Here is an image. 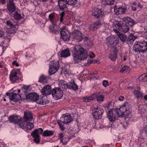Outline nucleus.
<instances>
[{
	"mask_svg": "<svg viewBox=\"0 0 147 147\" xmlns=\"http://www.w3.org/2000/svg\"><path fill=\"white\" fill-rule=\"evenodd\" d=\"M60 34L61 37L64 41H68L69 40L71 33L68 30H65V27L61 28Z\"/></svg>",
	"mask_w": 147,
	"mask_h": 147,
	"instance_id": "obj_14",
	"label": "nucleus"
},
{
	"mask_svg": "<svg viewBox=\"0 0 147 147\" xmlns=\"http://www.w3.org/2000/svg\"><path fill=\"white\" fill-rule=\"evenodd\" d=\"M62 73L66 75L69 74V71L68 69H66L65 67H64L62 69Z\"/></svg>",
	"mask_w": 147,
	"mask_h": 147,
	"instance_id": "obj_44",
	"label": "nucleus"
},
{
	"mask_svg": "<svg viewBox=\"0 0 147 147\" xmlns=\"http://www.w3.org/2000/svg\"><path fill=\"white\" fill-rule=\"evenodd\" d=\"M52 94L54 99L58 100L62 97L63 94V92L59 88H54L52 90Z\"/></svg>",
	"mask_w": 147,
	"mask_h": 147,
	"instance_id": "obj_12",
	"label": "nucleus"
},
{
	"mask_svg": "<svg viewBox=\"0 0 147 147\" xmlns=\"http://www.w3.org/2000/svg\"><path fill=\"white\" fill-rule=\"evenodd\" d=\"M112 105L111 102H109L108 104H107V106H106V107L107 108V109L109 110V109L110 107V106Z\"/></svg>",
	"mask_w": 147,
	"mask_h": 147,
	"instance_id": "obj_56",
	"label": "nucleus"
},
{
	"mask_svg": "<svg viewBox=\"0 0 147 147\" xmlns=\"http://www.w3.org/2000/svg\"><path fill=\"white\" fill-rule=\"evenodd\" d=\"M102 85L105 87H106L109 85L108 82L106 80H104L102 82Z\"/></svg>",
	"mask_w": 147,
	"mask_h": 147,
	"instance_id": "obj_48",
	"label": "nucleus"
},
{
	"mask_svg": "<svg viewBox=\"0 0 147 147\" xmlns=\"http://www.w3.org/2000/svg\"><path fill=\"white\" fill-rule=\"evenodd\" d=\"M88 38L87 37H85L84 38V40L86 41L88 40Z\"/></svg>",
	"mask_w": 147,
	"mask_h": 147,
	"instance_id": "obj_61",
	"label": "nucleus"
},
{
	"mask_svg": "<svg viewBox=\"0 0 147 147\" xmlns=\"http://www.w3.org/2000/svg\"><path fill=\"white\" fill-rule=\"evenodd\" d=\"M92 15L97 18H102L104 16L103 11L101 9L97 8H94L92 11Z\"/></svg>",
	"mask_w": 147,
	"mask_h": 147,
	"instance_id": "obj_16",
	"label": "nucleus"
},
{
	"mask_svg": "<svg viewBox=\"0 0 147 147\" xmlns=\"http://www.w3.org/2000/svg\"><path fill=\"white\" fill-rule=\"evenodd\" d=\"M94 23V24L95 30L99 28L100 26V23L99 21L96 22Z\"/></svg>",
	"mask_w": 147,
	"mask_h": 147,
	"instance_id": "obj_46",
	"label": "nucleus"
},
{
	"mask_svg": "<svg viewBox=\"0 0 147 147\" xmlns=\"http://www.w3.org/2000/svg\"><path fill=\"white\" fill-rule=\"evenodd\" d=\"M21 119V118L20 116L16 115L10 116L9 118V120L10 122L13 123L15 124H18Z\"/></svg>",
	"mask_w": 147,
	"mask_h": 147,
	"instance_id": "obj_23",
	"label": "nucleus"
},
{
	"mask_svg": "<svg viewBox=\"0 0 147 147\" xmlns=\"http://www.w3.org/2000/svg\"><path fill=\"white\" fill-rule=\"evenodd\" d=\"M43 129L41 128L36 129L31 133V135L34 138V140L36 143L40 142V136L39 134H42Z\"/></svg>",
	"mask_w": 147,
	"mask_h": 147,
	"instance_id": "obj_15",
	"label": "nucleus"
},
{
	"mask_svg": "<svg viewBox=\"0 0 147 147\" xmlns=\"http://www.w3.org/2000/svg\"><path fill=\"white\" fill-rule=\"evenodd\" d=\"M54 134V132L52 131L46 130L42 133V136H52Z\"/></svg>",
	"mask_w": 147,
	"mask_h": 147,
	"instance_id": "obj_34",
	"label": "nucleus"
},
{
	"mask_svg": "<svg viewBox=\"0 0 147 147\" xmlns=\"http://www.w3.org/2000/svg\"><path fill=\"white\" fill-rule=\"evenodd\" d=\"M59 63L58 60H55L51 62L49 64V72L52 75L56 72L59 69Z\"/></svg>",
	"mask_w": 147,
	"mask_h": 147,
	"instance_id": "obj_10",
	"label": "nucleus"
},
{
	"mask_svg": "<svg viewBox=\"0 0 147 147\" xmlns=\"http://www.w3.org/2000/svg\"><path fill=\"white\" fill-rule=\"evenodd\" d=\"M6 31L8 34H13L18 30V26L16 24H13L12 20L7 21Z\"/></svg>",
	"mask_w": 147,
	"mask_h": 147,
	"instance_id": "obj_8",
	"label": "nucleus"
},
{
	"mask_svg": "<svg viewBox=\"0 0 147 147\" xmlns=\"http://www.w3.org/2000/svg\"><path fill=\"white\" fill-rule=\"evenodd\" d=\"M52 25L50 26L49 28L51 32H53L55 30V28L57 27L56 24H54L53 22L51 23Z\"/></svg>",
	"mask_w": 147,
	"mask_h": 147,
	"instance_id": "obj_40",
	"label": "nucleus"
},
{
	"mask_svg": "<svg viewBox=\"0 0 147 147\" xmlns=\"http://www.w3.org/2000/svg\"><path fill=\"white\" fill-rule=\"evenodd\" d=\"M72 36L73 39L78 41H80L83 39L82 34L78 30H74L72 33Z\"/></svg>",
	"mask_w": 147,
	"mask_h": 147,
	"instance_id": "obj_17",
	"label": "nucleus"
},
{
	"mask_svg": "<svg viewBox=\"0 0 147 147\" xmlns=\"http://www.w3.org/2000/svg\"><path fill=\"white\" fill-rule=\"evenodd\" d=\"M123 21L126 25L132 26L135 24V22L130 18L126 17L123 18Z\"/></svg>",
	"mask_w": 147,
	"mask_h": 147,
	"instance_id": "obj_21",
	"label": "nucleus"
},
{
	"mask_svg": "<svg viewBox=\"0 0 147 147\" xmlns=\"http://www.w3.org/2000/svg\"><path fill=\"white\" fill-rule=\"evenodd\" d=\"M97 71H94V72L93 73V74H97Z\"/></svg>",
	"mask_w": 147,
	"mask_h": 147,
	"instance_id": "obj_63",
	"label": "nucleus"
},
{
	"mask_svg": "<svg viewBox=\"0 0 147 147\" xmlns=\"http://www.w3.org/2000/svg\"><path fill=\"white\" fill-rule=\"evenodd\" d=\"M130 70V68L128 66H125L123 67L122 69L120 70L121 72H128Z\"/></svg>",
	"mask_w": 147,
	"mask_h": 147,
	"instance_id": "obj_39",
	"label": "nucleus"
},
{
	"mask_svg": "<svg viewBox=\"0 0 147 147\" xmlns=\"http://www.w3.org/2000/svg\"><path fill=\"white\" fill-rule=\"evenodd\" d=\"M29 121L26 122V124L25 125L24 129L26 131H28V130L31 129L33 127V124L29 122Z\"/></svg>",
	"mask_w": 147,
	"mask_h": 147,
	"instance_id": "obj_28",
	"label": "nucleus"
},
{
	"mask_svg": "<svg viewBox=\"0 0 147 147\" xmlns=\"http://www.w3.org/2000/svg\"><path fill=\"white\" fill-rule=\"evenodd\" d=\"M39 96L36 93H30L26 96L27 99L36 101L38 99Z\"/></svg>",
	"mask_w": 147,
	"mask_h": 147,
	"instance_id": "obj_24",
	"label": "nucleus"
},
{
	"mask_svg": "<svg viewBox=\"0 0 147 147\" xmlns=\"http://www.w3.org/2000/svg\"><path fill=\"white\" fill-rule=\"evenodd\" d=\"M133 94L137 98H141L143 95L142 92L138 90H134L133 92Z\"/></svg>",
	"mask_w": 147,
	"mask_h": 147,
	"instance_id": "obj_33",
	"label": "nucleus"
},
{
	"mask_svg": "<svg viewBox=\"0 0 147 147\" xmlns=\"http://www.w3.org/2000/svg\"><path fill=\"white\" fill-rule=\"evenodd\" d=\"M117 109L119 113L118 115L120 117H124L125 118V121L123 122V125L125 128L128 125L129 123L133 120L130 106L128 102H126L123 104L120 108H117Z\"/></svg>",
	"mask_w": 147,
	"mask_h": 147,
	"instance_id": "obj_1",
	"label": "nucleus"
},
{
	"mask_svg": "<svg viewBox=\"0 0 147 147\" xmlns=\"http://www.w3.org/2000/svg\"><path fill=\"white\" fill-rule=\"evenodd\" d=\"M113 31L116 34H118L119 32L118 30L121 32L125 33L129 30V26L125 24H124L122 21H115L113 24Z\"/></svg>",
	"mask_w": 147,
	"mask_h": 147,
	"instance_id": "obj_3",
	"label": "nucleus"
},
{
	"mask_svg": "<svg viewBox=\"0 0 147 147\" xmlns=\"http://www.w3.org/2000/svg\"><path fill=\"white\" fill-rule=\"evenodd\" d=\"M95 95V99L96 98L97 101L99 102H103L104 100V97L103 95L100 93H96L94 94Z\"/></svg>",
	"mask_w": 147,
	"mask_h": 147,
	"instance_id": "obj_27",
	"label": "nucleus"
},
{
	"mask_svg": "<svg viewBox=\"0 0 147 147\" xmlns=\"http://www.w3.org/2000/svg\"><path fill=\"white\" fill-rule=\"evenodd\" d=\"M49 79V78L42 75L40 77L39 81L40 83H45L47 82Z\"/></svg>",
	"mask_w": 147,
	"mask_h": 147,
	"instance_id": "obj_32",
	"label": "nucleus"
},
{
	"mask_svg": "<svg viewBox=\"0 0 147 147\" xmlns=\"http://www.w3.org/2000/svg\"><path fill=\"white\" fill-rule=\"evenodd\" d=\"M124 99V97L122 96H119L118 98V100L120 101H123Z\"/></svg>",
	"mask_w": 147,
	"mask_h": 147,
	"instance_id": "obj_54",
	"label": "nucleus"
},
{
	"mask_svg": "<svg viewBox=\"0 0 147 147\" xmlns=\"http://www.w3.org/2000/svg\"><path fill=\"white\" fill-rule=\"evenodd\" d=\"M59 84V86L63 88H65L67 86L66 82L63 80L60 81Z\"/></svg>",
	"mask_w": 147,
	"mask_h": 147,
	"instance_id": "obj_41",
	"label": "nucleus"
},
{
	"mask_svg": "<svg viewBox=\"0 0 147 147\" xmlns=\"http://www.w3.org/2000/svg\"><path fill=\"white\" fill-rule=\"evenodd\" d=\"M126 9L122 7H119L115 9V12L117 15H122L125 14Z\"/></svg>",
	"mask_w": 147,
	"mask_h": 147,
	"instance_id": "obj_25",
	"label": "nucleus"
},
{
	"mask_svg": "<svg viewBox=\"0 0 147 147\" xmlns=\"http://www.w3.org/2000/svg\"><path fill=\"white\" fill-rule=\"evenodd\" d=\"M8 10L11 12L15 11L16 8L13 2V0H9V4L7 6Z\"/></svg>",
	"mask_w": 147,
	"mask_h": 147,
	"instance_id": "obj_26",
	"label": "nucleus"
},
{
	"mask_svg": "<svg viewBox=\"0 0 147 147\" xmlns=\"http://www.w3.org/2000/svg\"><path fill=\"white\" fill-rule=\"evenodd\" d=\"M106 43L108 46L113 47L119 42V39L117 36H109L106 38Z\"/></svg>",
	"mask_w": 147,
	"mask_h": 147,
	"instance_id": "obj_11",
	"label": "nucleus"
},
{
	"mask_svg": "<svg viewBox=\"0 0 147 147\" xmlns=\"http://www.w3.org/2000/svg\"><path fill=\"white\" fill-rule=\"evenodd\" d=\"M103 112V110L101 108H95L92 110L93 117L96 119H99L102 117Z\"/></svg>",
	"mask_w": 147,
	"mask_h": 147,
	"instance_id": "obj_13",
	"label": "nucleus"
},
{
	"mask_svg": "<svg viewBox=\"0 0 147 147\" xmlns=\"http://www.w3.org/2000/svg\"><path fill=\"white\" fill-rule=\"evenodd\" d=\"M49 20H50L51 22H53L52 20L54 19L55 17V15L54 13H52L50 14L49 16Z\"/></svg>",
	"mask_w": 147,
	"mask_h": 147,
	"instance_id": "obj_45",
	"label": "nucleus"
},
{
	"mask_svg": "<svg viewBox=\"0 0 147 147\" xmlns=\"http://www.w3.org/2000/svg\"><path fill=\"white\" fill-rule=\"evenodd\" d=\"M78 3V0H59L58 4L59 9L63 10L66 8L67 5L74 6Z\"/></svg>",
	"mask_w": 147,
	"mask_h": 147,
	"instance_id": "obj_5",
	"label": "nucleus"
},
{
	"mask_svg": "<svg viewBox=\"0 0 147 147\" xmlns=\"http://www.w3.org/2000/svg\"><path fill=\"white\" fill-rule=\"evenodd\" d=\"M95 95L92 94L91 96H86L83 98V99L84 101L86 102H88L91 100L95 99Z\"/></svg>",
	"mask_w": 147,
	"mask_h": 147,
	"instance_id": "obj_35",
	"label": "nucleus"
},
{
	"mask_svg": "<svg viewBox=\"0 0 147 147\" xmlns=\"http://www.w3.org/2000/svg\"><path fill=\"white\" fill-rule=\"evenodd\" d=\"M138 7H140V8H142L143 7V6L141 4L139 3L138 4Z\"/></svg>",
	"mask_w": 147,
	"mask_h": 147,
	"instance_id": "obj_59",
	"label": "nucleus"
},
{
	"mask_svg": "<svg viewBox=\"0 0 147 147\" xmlns=\"http://www.w3.org/2000/svg\"><path fill=\"white\" fill-rule=\"evenodd\" d=\"M127 53H126L125 55L124 56H123L122 57H121V59L123 61L127 59Z\"/></svg>",
	"mask_w": 147,
	"mask_h": 147,
	"instance_id": "obj_52",
	"label": "nucleus"
},
{
	"mask_svg": "<svg viewBox=\"0 0 147 147\" xmlns=\"http://www.w3.org/2000/svg\"><path fill=\"white\" fill-rule=\"evenodd\" d=\"M144 130L146 134L147 135V125L144 127Z\"/></svg>",
	"mask_w": 147,
	"mask_h": 147,
	"instance_id": "obj_57",
	"label": "nucleus"
},
{
	"mask_svg": "<svg viewBox=\"0 0 147 147\" xmlns=\"http://www.w3.org/2000/svg\"><path fill=\"white\" fill-rule=\"evenodd\" d=\"M136 37H134L132 34H130L129 38V39L130 42H133L136 38Z\"/></svg>",
	"mask_w": 147,
	"mask_h": 147,
	"instance_id": "obj_50",
	"label": "nucleus"
},
{
	"mask_svg": "<svg viewBox=\"0 0 147 147\" xmlns=\"http://www.w3.org/2000/svg\"><path fill=\"white\" fill-rule=\"evenodd\" d=\"M61 57H66L70 55V53L68 49H66L61 51Z\"/></svg>",
	"mask_w": 147,
	"mask_h": 147,
	"instance_id": "obj_30",
	"label": "nucleus"
},
{
	"mask_svg": "<svg viewBox=\"0 0 147 147\" xmlns=\"http://www.w3.org/2000/svg\"><path fill=\"white\" fill-rule=\"evenodd\" d=\"M117 49H115V51L111 52L109 55V58L112 61L115 60L117 59Z\"/></svg>",
	"mask_w": 147,
	"mask_h": 147,
	"instance_id": "obj_31",
	"label": "nucleus"
},
{
	"mask_svg": "<svg viewBox=\"0 0 147 147\" xmlns=\"http://www.w3.org/2000/svg\"><path fill=\"white\" fill-rule=\"evenodd\" d=\"M64 12H62L60 14V22H62L63 20V17L64 16Z\"/></svg>",
	"mask_w": 147,
	"mask_h": 147,
	"instance_id": "obj_49",
	"label": "nucleus"
},
{
	"mask_svg": "<svg viewBox=\"0 0 147 147\" xmlns=\"http://www.w3.org/2000/svg\"><path fill=\"white\" fill-rule=\"evenodd\" d=\"M102 2L105 5H112L114 4L115 0H102Z\"/></svg>",
	"mask_w": 147,
	"mask_h": 147,
	"instance_id": "obj_37",
	"label": "nucleus"
},
{
	"mask_svg": "<svg viewBox=\"0 0 147 147\" xmlns=\"http://www.w3.org/2000/svg\"><path fill=\"white\" fill-rule=\"evenodd\" d=\"M94 26V23L91 24H90L89 27V29L92 31H94L95 30H96Z\"/></svg>",
	"mask_w": 147,
	"mask_h": 147,
	"instance_id": "obj_47",
	"label": "nucleus"
},
{
	"mask_svg": "<svg viewBox=\"0 0 147 147\" xmlns=\"http://www.w3.org/2000/svg\"><path fill=\"white\" fill-rule=\"evenodd\" d=\"M59 137L61 139V142L62 143L63 145H65L70 140L69 138L67 137V136L64 135L62 133L59 134Z\"/></svg>",
	"mask_w": 147,
	"mask_h": 147,
	"instance_id": "obj_22",
	"label": "nucleus"
},
{
	"mask_svg": "<svg viewBox=\"0 0 147 147\" xmlns=\"http://www.w3.org/2000/svg\"><path fill=\"white\" fill-rule=\"evenodd\" d=\"M9 78L10 81L13 83L15 82L16 80H18L19 78L18 76L17 72L16 70H13L11 71L9 75Z\"/></svg>",
	"mask_w": 147,
	"mask_h": 147,
	"instance_id": "obj_19",
	"label": "nucleus"
},
{
	"mask_svg": "<svg viewBox=\"0 0 147 147\" xmlns=\"http://www.w3.org/2000/svg\"><path fill=\"white\" fill-rule=\"evenodd\" d=\"M5 0H0V4H4L5 3Z\"/></svg>",
	"mask_w": 147,
	"mask_h": 147,
	"instance_id": "obj_58",
	"label": "nucleus"
},
{
	"mask_svg": "<svg viewBox=\"0 0 147 147\" xmlns=\"http://www.w3.org/2000/svg\"><path fill=\"white\" fill-rule=\"evenodd\" d=\"M52 90L50 86L47 85L43 87L41 90L42 94L45 96H47L52 94Z\"/></svg>",
	"mask_w": 147,
	"mask_h": 147,
	"instance_id": "obj_18",
	"label": "nucleus"
},
{
	"mask_svg": "<svg viewBox=\"0 0 147 147\" xmlns=\"http://www.w3.org/2000/svg\"><path fill=\"white\" fill-rule=\"evenodd\" d=\"M14 17L15 19L17 20L20 19L22 18L21 15L18 13L17 12H16L14 13Z\"/></svg>",
	"mask_w": 147,
	"mask_h": 147,
	"instance_id": "obj_43",
	"label": "nucleus"
},
{
	"mask_svg": "<svg viewBox=\"0 0 147 147\" xmlns=\"http://www.w3.org/2000/svg\"><path fill=\"white\" fill-rule=\"evenodd\" d=\"M116 34L122 42H124L126 41L127 38V37L126 35L121 34L119 32L118 34Z\"/></svg>",
	"mask_w": 147,
	"mask_h": 147,
	"instance_id": "obj_36",
	"label": "nucleus"
},
{
	"mask_svg": "<svg viewBox=\"0 0 147 147\" xmlns=\"http://www.w3.org/2000/svg\"><path fill=\"white\" fill-rule=\"evenodd\" d=\"M147 42L144 40L136 42L134 45V49L136 52L144 53L147 50Z\"/></svg>",
	"mask_w": 147,
	"mask_h": 147,
	"instance_id": "obj_4",
	"label": "nucleus"
},
{
	"mask_svg": "<svg viewBox=\"0 0 147 147\" xmlns=\"http://www.w3.org/2000/svg\"><path fill=\"white\" fill-rule=\"evenodd\" d=\"M72 52L74 63L86 59L88 56L86 50L80 45L75 46L72 50Z\"/></svg>",
	"mask_w": 147,
	"mask_h": 147,
	"instance_id": "obj_2",
	"label": "nucleus"
},
{
	"mask_svg": "<svg viewBox=\"0 0 147 147\" xmlns=\"http://www.w3.org/2000/svg\"><path fill=\"white\" fill-rule=\"evenodd\" d=\"M24 116L23 119L20 120L18 124L19 125L24 129L25 126V123L26 121H31L32 119V113L29 111L24 112Z\"/></svg>",
	"mask_w": 147,
	"mask_h": 147,
	"instance_id": "obj_7",
	"label": "nucleus"
},
{
	"mask_svg": "<svg viewBox=\"0 0 147 147\" xmlns=\"http://www.w3.org/2000/svg\"><path fill=\"white\" fill-rule=\"evenodd\" d=\"M3 34V32L2 31L1 28L0 27V37H1Z\"/></svg>",
	"mask_w": 147,
	"mask_h": 147,
	"instance_id": "obj_55",
	"label": "nucleus"
},
{
	"mask_svg": "<svg viewBox=\"0 0 147 147\" xmlns=\"http://www.w3.org/2000/svg\"><path fill=\"white\" fill-rule=\"evenodd\" d=\"M60 119L64 124L69 123L72 120L70 115L66 114L63 115L62 117L60 118Z\"/></svg>",
	"mask_w": 147,
	"mask_h": 147,
	"instance_id": "obj_20",
	"label": "nucleus"
},
{
	"mask_svg": "<svg viewBox=\"0 0 147 147\" xmlns=\"http://www.w3.org/2000/svg\"><path fill=\"white\" fill-rule=\"evenodd\" d=\"M146 31H145V35L146 36V38H147V28L146 30Z\"/></svg>",
	"mask_w": 147,
	"mask_h": 147,
	"instance_id": "obj_64",
	"label": "nucleus"
},
{
	"mask_svg": "<svg viewBox=\"0 0 147 147\" xmlns=\"http://www.w3.org/2000/svg\"><path fill=\"white\" fill-rule=\"evenodd\" d=\"M69 89L76 90L78 89V86L74 83L73 81L69 82L68 85Z\"/></svg>",
	"mask_w": 147,
	"mask_h": 147,
	"instance_id": "obj_29",
	"label": "nucleus"
},
{
	"mask_svg": "<svg viewBox=\"0 0 147 147\" xmlns=\"http://www.w3.org/2000/svg\"><path fill=\"white\" fill-rule=\"evenodd\" d=\"M58 123L61 129L62 130H64L65 127L63 124V123L62 121H61V120L60 119V120H58Z\"/></svg>",
	"mask_w": 147,
	"mask_h": 147,
	"instance_id": "obj_42",
	"label": "nucleus"
},
{
	"mask_svg": "<svg viewBox=\"0 0 147 147\" xmlns=\"http://www.w3.org/2000/svg\"><path fill=\"white\" fill-rule=\"evenodd\" d=\"M116 109H110L107 113V117L111 122L115 121L118 119V117H120L118 115L119 112Z\"/></svg>",
	"mask_w": 147,
	"mask_h": 147,
	"instance_id": "obj_6",
	"label": "nucleus"
},
{
	"mask_svg": "<svg viewBox=\"0 0 147 147\" xmlns=\"http://www.w3.org/2000/svg\"><path fill=\"white\" fill-rule=\"evenodd\" d=\"M20 92V90L19 89L17 91L16 90L15 91H14L13 92L7 93H6V95L9 96L11 103L12 104V101L16 102L21 99V96L19 94Z\"/></svg>",
	"mask_w": 147,
	"mask_h": 147,
	"instance_id": "obj_9",
	"label": "nucleus"
},
{
	"mask_svg": "<svg viewBox=\"0 0 147 147\" xmlns=\"http://www.w3.org/2000/svg\"><path fill=\"white\" fill-rule=\"evenodd\" d=\"M89 56L90 58H93L95 57L94 53L93 52H91L89 54Z\"/></svg>",
	"mask_w": 147,
	"mask_h": 147,
	"instance_id": "obj_53",
	"label": "nucleus"
},
{
	"mask_svg": "<svg viewBox=\"0 0 147 147\" xmlns=\"http://www.w3.org/2000/svg\"><path fill=\"white\" fill-rule=\"evenodd\" d=\"M132 9L133 10L135 11L136 10V8L133 7H132Z\"/></svg>",
	"mask_w": 147,
	"mask_h": 147,
	"instance_id": "obj_60",
	"label": "nucleus"
},
{
	"mask_svg": "<svg viewBox=\"0 0 147 147\" xmlns=\"http://www.w3.org/2000/svg\"><path fill=\"white\" fill-rule=\"evenodd\" d=\"M139 80L140 81L145 82L147 81V73L143 74L139 77Z\"/></svg>",
	"mask_w": 147,
	"mask_h": 147,
	"instance_id": "obj_38",
	"label": "nucleus"
},
{
	"mask_svg": "<svg viewBox=\"0 0 147 147\" xmlns=\"http://www.w3.org/2000/svg\"><path fill=\"white\" fill-rule=\"evenodd\" d=\"M144 99L146 100H147V95H146L144 96Z\"/></svg>",
	"mask_w": 147,
	"mask_h": 147,
	"instance_id": "obj_62",
	"label": "nucleus"
},
{
	"mask_svg": "<svg viewBox=\"0 0 147 147\" xmlns=\"http://www.w3.org/2000/svg\"><path fill=\"white\" fill-rule=\"evenodd\" d=\"M12 64L13 65H15L16 67H18L19 66V64L17 62V61H14L12 63Z\"/></svg>",
	"mask_w": 147,
	"mask_h": 147,
	"instance_id": "obj_51",
	"label": "nucleus"
}]
</instances>
